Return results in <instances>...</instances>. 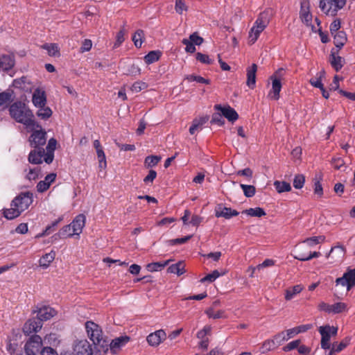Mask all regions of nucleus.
<instances>
[{
  "mask_svg": "<svg viewBox=\"0 0 355 355\" xmlns=\"http://www.w3.org/2000/svg\"><path fill=\"white\" fill-rule=\"evenodd\" d=\"M144 40V32L141 29L137 30L132 36V41L137 48H140Z\"/></svg>",
  "mask_w": 355,
  "mask_h": 355,
  "instance_id": "obj_36",
  "label": "nucleus"
},
{
  "mask_svg": "<svg viewBox=\"0 0 355 355\" xmlns=\"http://www.w3.org/2000/svg\"><path fill=\"white\" fill-rule=\"evenodd\" d=\"M55 252L54 251H51L49 253L43 255L39 260L40 266L43 268H47L51 263L55 259Z\"/></svg>",
  "mask_w": 355,
  "mask_h": 355,
  "instance_id": "obj_25",
  "label": "nucleus"
},
{
  "mask_svg": "<svg viewBox=\"0 0 355 355\" xmlns=\"http://www.w3.org/2000/svg\"><path fill=\"white\" fill-rule=\"evenodd\" d=\"M73 235H76V234L73 232L71 224L64 226L59 230L58 233L55 234V236H58L60 239L71 237Z\"/></svg>",
  "mask_w": 355,
  "mask_h": 355,
  "instance_id": "obj_31",
  "label": "nucleus"
},
{
  "mask_svg": "<svg viewBox=\"0 0 355 355\" xmlns=\"http://www.w3.org/2000/svg\"><path fill=\"white\" fill-rule=\"evenodd\" d=\"M33 194L31 191L21 192L10 203V208L3 209V216L13 220L21 215L33 203Z\"/></svg>",
  "mask_w": 355,
  "mask_h": 355,
  "instance_id": "obj_1",
  "label": "nucleus"
},
{
  "mask_svg": "<svg viewBox=\"0 0 355 355\" xmlns=\"http://www.w3.org/2000/svg\"><path fill=\"white\" fill-rule=\"evenodd\" d=\"M214 109L220 111L229 121L234 122L239 119V114L236 110L230 105L223 107L221 105L217 104L215 105Z\"/></svg>",
  "mask_w": 355,
  "mask_h": 355,
  "instance_id": "obj_10",
  "label": "nucleus"
},
{
  "mask_svg": "<svg viewBox=\"0 0 355 355\" xmlns=\"http://www.w3.org/2000/svg\"><path fill=\"white\" fill-rule=\"evenodd\" d=\"M325 237L324 236H313L306 239L303 243L306 244L308 246L312 247L318 243L324 242Z\"/></svg>",
  "mask_w": 355,
  "mask_h": 355,
  "instance_id": "obj_40",
  "label": "nucleus"
},
{
  "mask_svg": "<svg viewBox=\"0 0 355 355\" xmlns=\"http://www.w3.org/2000/svg\"><path fill=\"white\" fill-rule=\"evenodd\" d=\"M305 182V177L302 174H297L295 176L293 180V187L295 189H302Z\"/></svg>",
  "mask_w": 355,
  "mask_h": 355,
  "instance_id": "obj_48",
  "label": "nucleus"
},
{
  "mask_svg": "<svg viewBox=\"0 0 355 355\" xmlns=\"http://www.w3.org/2000/svg\"><path fill=\"white\" fill-rule=\"evenodd\" d=\"M190 42H193V44L200 46L201 45L204 40L202 37L199 36L196 32L192 33L189 36V39H188Z\"/></svg>",
  "mask_w": 355,
  "mask_h": 355,
  "instance_id": "obj_58",
  "label": "nucleus"
},
{
  "mask_svg": "<svg viewBox=\"0 0 355 355\" xmlns=\"http://www.w3.org/2000/svg\"><path fill=\"white\" fill-rule=\"evenodd\" d=\"M350 338L348 337L345 338L340 343H334L332 346L334 347V351L340 352L343 350L349 344Z\"/></svg>",
  "mask_w": 355,
  "mask_h": 355,
  "instance_id": "obj_43",
  "label": "nucleus"
},
{
  "mask_svg": "<svg viewBox=\"0 0 355 355\" xmlns=\"http://www.w3.org/2000/svg\"><path fill=\"white\" fill-rule=\"evenodd\" d=\"M257 66L256 64H252V66L247 69V85L253 89L256 84V72Z\"/></svg>",
  "mask_w": 355,
  "mask_h": 355,
  "instance_id": "obj_21",
  "label": "nucleus"
},
{
  "mask_svg": "<svg viewBox=\"0 0 355 355\" xmlns=\"http://www.w3.org/2000/svg\"><path fill=\"white\" fill-rule=\"evenodd\" d=\"M347 311V305L344 302H336L331 304V313L337 314Z\"/></svg>",
  "mask_w": 355,
  "mask_h": 355,
  "instance_id": "obj_38",
  "label": "nucleus"
},
{
  "mask_svg": "<svg viewBox=\"0 0 355 355\" xmlns=\"http://www.w3.org/2000/svg\"><path fill=\"white\" fill-rule=\"evenodd\" d=\"M32 101L37 107L44 106L46 103L45 92L39 89H35L33 94Z\"/></svg>",
  "mask_w": 355,
  "mask_h": 355,
  "instance_id": "obj_20",
  "label": "nucleus"
},
{
  "mask_svg": "<svg viewBox=\"0 0 355 355\" xmlns=\"http://www.w3.org/2000/svg\"><path fill=\"white\" fill-rule=\"evenodd\" d=\"M322 180V178L319 176L318 178L315 177L313 179L314 182V193L315 194L318 195V197H322L323 195V189L322 187V184L320 183V181Z\"/></svg>",
  "mask_w": 355,
  "mask_h": 355,
  "instance_id": "obj_44",
  "label": "nucleus"
},
{
  "mask_svg": "<svg viewBox=\"0 0 355 355\" xmlns=\"http://www.w3.org/2000/svg\"><path fill=\"white\" fill-rule=\"evenodd\" d=\"M345 252V248L343 245H338L331 248L327 257H331L334 259L333 262H339L343 259Z\"/></svg>",
  "mask_w": 355,
  "mask_h": 355,
  "instance_id": "obj_16",
  "label": "nucleus"
},
{
  "mask_svg": "<svg viewBox=\"0 0 355 355\" xmlns=\"http://www.w3.org/2000/svg\"><path fill=\"white\" fill-rule=\"evenodd\" d=\"M303 290V286L300 284L294 286L291 288H288L286 291L285 299L286 300H291L294 296L300 293Z\"/></svg>",
  "mask_w": 355,
  "mask_h": 355,
  "instance_id": "obj_33",
  "label": "nucleus"
},
{
  "mask_svg": "<svg viewBox=\"0 0 355 355\" xmlns=\"http://www.w3.org/2000/svg\"><path fill=\"white\" fill-rule=\"evenodd\" d=\"M300 343H301V340L299 339L293 340V341L290 342L289 343H288L284 347H283L282 349L284 352L291 351L293 349L297 348Z\"/></svg>",
  "mask_w": 355,
  "mask_h": 355,
  "instance_id": "obj_59",
  "label": "nucleus"
},
{
  "mask_svg": "<svg viewBox=\"0 0 355 355\" xmlns=\"http://www.w3.org/2000/svg\"><path fill=\"white\" fill-rule=\"evenodd\" d=\"M274 187H275L277 191L279 193L285 191H290L291 190V186L290 183L284 181H275Z\"/></svg>",
  "mask_w": 355,
  "mask_h": 355,
  "instance_id": "obj_35",
  "label": "nucleus"
},
{
  "mask_svg": "<svg viewBox=\"0 0 355 355\" xmlns=\"http://www.w3.org/2000/svg\"><path fill=\"white\" fill-rule=\"evenodd\" d=\"M125 27L123 26L116 35V41L114 44L115 47L120 46L122 44V42L125 40Z\"/></svg>",
  "mask_w": 355,
  "mask_h": 355,
  "instance_id": "obj_62",
  "label": "nucleus"
},
{
  "mask_svg": "<svg viewBox=\"0 0 355 355\" xmlns=\"http://www.w3.org/2000/svg\"><path fill=\"white\" fill-rule=\"evenodd\" d=\"M191 237L192 235H189L182 238L171 239L167 241V243L170 245L182 244L187 242Z\"/></svg>",
  "mask_w": 355,
  "mask_h": 355,
  "instance_id": "obj_56",
  "label": "nucleus"
},
{
  "mask_svg": "<svg viewBox=\"0 0 355 355\" xmlns=\"http://www.w3.org/2000/svg\"><path fill=\"white\" fill-rule=\"evenodd\" d=\"M242 213L254 217H261L266 216V214L264 209L261 207L250 208L248 209H245L242 211Z\"/></svg>",
  "mask_w": 355,
  "mask_h": 355,
  "instance_id": "obj_34",
  "label": "nucleus"
},
{
  "mask_svg": "<svg viewBox=\"0 0 355 355\" xmlns=\"http://www.w3.org/2000/svg\"><path fill=\"white\" fill-rule=\"evenodd\" d=\"M162 55L159 51H151L144 56V61L147 64H152L160 58Z\"/></svg>",
  "mask_w": 355,
  "mask_h": 355,
  "instance_id": "obj_32",
  "label": "nucleus"
},
{
  "mask_svg": "<svg viewBox=\"0 0 355 355\" xmlns=\"http://www.w3.org/2000/svg\"><path fill=\"white\" fill-rule=\"evenodd\" d=\"M41 355H58V352L51 347H45L40 352Z\"/></svg>",
  "mask_w": 355,
  "mask_h": 355,
  "instance_id": "obj_64",
  "label": "nucleus"
},
{
  "mask_svg": "<svg viewBox=\"0 0 355 355\" xmlns=\"http://www.w3.org/2000/svg\"><path fill=\"white\" fill-rule=\"evenodd\" d=\"M345 161L341 157H335L331 159V164L335 169H340L345 166Z\"/></svg>",
  "mask_w": 355,
  "mask_h": 355,
  "instance_id": "obj_63",
  "label": "nucleus"
},
{
  "mask_svg": "<svg viewBox=\"0 0 355 355\" xmlns=\"http://www.w3.org/2000/svg\"><path fill=\"white\" fill-rule=\"evenodd\" d=\"M205 313L209 318L219 319L225 317L224 311L218 310L215 311L213 308L208 309Z\"/></svg>",
  "mask_w": 355,
  "mask_h": 355,
  "instance_id": "obj_42",
  "label": "nucleus"
},
{
  "mask_svg": "<svg viewBox=\"0 0 355 355\" xmlns=\"http://www.w3.org/2000/svg\"><path fill=\"white\" fill-rule=\"evenodd\" d=\"M97 157L99 162V167L101 168H105L107 166L106 158L104 151L102 149L96 150Z\"/></svg>",
  "mask_w": 355,
  "mask_h": 355,
  "instance_id": "obj_51",
  "label": "nucleus"
},
{
  "mask_svg": "<svg viewBox=\"0 0 355 355\" xmlns=\"http://www.w3.org/2000/svg\"><path fill=\"white\" fill-rule=\"evenodd\" d=\"M239 212L230 207H223L222 204H219L215 209V216L217 218L223 217L225 219H230L233 216H236Z\"/></svg>",
  "mask_w": 355,
  "mask_h": 355,
  "instance_id": "obj_13",
  "label": "nucleus"
},
{
  "mask_svg": "<svg viewBox=\"0 0 355 355\" xmlns=\"http://www.w3.org/2000/svg\"><path fill=\"white\" fill-rule=\"evenodd\" d=\"M186 79L190 82L196 81L197 83H203V84H206V85L210 84L209 79H206L202 76H196V75H193V74L187 76Z\"/></svg>",
  "mask_w": 355,
  "mask_h": 355,
  "instance_id": "obj_49",
  "label": "nucleus"
},
{
  "mask_svg": "<svg viewBox=\"0 0 355 355\" xmlns=\"http://www.w3.org/2000/svg\"><path fill=\"white\" fill-rule=\"evenodd\" d=\"M167 272L168 273L176 274L178 276H180L185 272L184 264L182 261H179L175 264H172L167 268Z\"/></svg>",
  "mask_w": 355,
  "mask_h": 355,
  "instance_id": "obj_29",
  "label": "nucleus"
},
{
  "mask_svg": "<svg viewBox=\"0 0 355 355\" xmlns=\"http://www.w3.org/2000/svg\"><path fill=\"white\" fill-rule=\"evenodd\" d=\"M321 335V347L323 349H329L331 348V336H336L338 332V327L330 326L329 324L320 327L318 329Z\"/></svg>",
  "mask_w": 355,
  "mask_h": 355,
  "instance_id": "obj_6",
  "label": "nucleus"
},
{
  "mask_svg": "<svg viewBox=\"0 0 355 355\" xmlns=\"http://www.w3.org/2000/svg\"><path fill=\"white\" fill-rule=\"evenodd\" d=\"M14 99V92L11 89H7L0 93V106H3L12 102Z\"/></svg>",
  "mask_w": 355,
  "mask_h": 355,
  "instance_id": "obj_27",
  "label": "nucleus"
},
{
  "mask_svg": "<svg viewBox=\"0 0 355 355\" xmlns=\"http://www.w3.org/2000/svg\"><path fill=\"white\" fill-rule=\"evenodd\" d=\"M32 134L29 137L28 142L31 148H44L43 146L46 142V132L40 125L35 123Z\"/></svg>",
  "mask_w": 355,
  "mask_h": 355,
  "instance_id": "obj_5",
  "label": "nucleus"
},
{
  "mask_svg": "<svg viewBox=\"0 0 355 355\" xmlns=\"http://www.w3.org/2000/svg\"><path fill=\"white\" fill-rule=\"evenodd\" d=\"M38 108L37 115L42 119H47L52 115V110L50 107L44 105Z\"/></svg>",
  "mask_w": 355,
  "mask_h": 355,
  "instance_id": "obj_41",
  "label": "nucleus"
},
{
  "mask_svg": "<svg viewBox=\"0 0 355 355\" xmlns=\"http://www.w3.org/2000/svg\"><path fill=\"white\" fill-rule=\"evenodd\" d=\"M42 347V340L40 336L33 335L29 338L24 345V354L16 355H36Z\"/></svg>",
  "mask_w": 355,
  "mask_h": 355,
  "instance_id": "obj_7",
  "label": "nucleus"
},
{
  "mask_svg": "<svg viewBox=\"0 0 355 355\" xmlns=\"http://www.w3.org/2000/svg\"><path fill=\"white\" fill-rule=\"evenodd\" d=\"M42 327V322L37 318L29 319L24 324L23 331L29 335L33 332L39 331Z\"/></svg>",
  "mask_w": 355,
  "mask_h": 355,
  "instance_id": "obj_11",
  "label": "nucleus"
},
{
  "mask_svg": "<svg viewBox=\"0 0 355 355\" xmlns=\"http://www.w3.org/2000/svg\"><path fill=\"white\" fill-rule=\"evenodd\" d=\"M70 224L76 235H80L85 225V216L83 214H79Z\"/></svg>",
  "mask_w": 355,
  "mask_h": 355,
  "instance_id": "obj_19",
  "label": "nucleus"
},
{
  "mask_svg": "<svg viewBox=\"0 0 355 355\" xmlns=\"http://www.w3.org/2000/svg\"><path fill=\"white\" fill-rule=\"evenodd\" d=\"M321 253L320 252H310L308 254L304 252H297V254L294 256V258L302 261H306L311 260L313 258L319 257Z\"/></svg>",
  "mask_w": 355,
  "mask_h": 355,
  "instance_id": "obj_28",
  "label": "nucleus"
},
{
  "mask_svg": "<svg viewBox=\"0 0 355 355\" xmlns=\"http://www.w3.org/2000/svg\"><path fill=\"white\" fill-rule=\"evenodd\" d=\"M220 274L219 273V272L217 270H215L212 271L211 273L208 274L205 277L202 278L200 279V282L204 283V282H208L211 283V282H214L218 277H220Z\"/></svg>",
  "mask_w": 355,
  "mask_h": 355,
  "instance_id": "obj_50",
  "label": "nucleus"
},
{
  "mask_svg": "<svg viewBox=\"0 0 355 355\" xmlns=\"http://www.w3.org/2000/svg\"><path fill=\"white\" fill-rule=\"evenodd\" d=\"M223 116V115L221 112L214 113L211 117V123L217 124L220 126L224 125L225 121Z\"/></svg>",
  "mask_w": 355,
  "mask_h": 355,
  "instance_id": "obj_53",
  "label": "nucleus"
},
{
  "mask_svg": "<svg viewBox=\"0 0 355 355\" xmlns=\"http://www.w3.org/2000/svg\"><path fill=\"white\" fill-rule=\"evenodd\" d=\"M272 340L277 347L281 345L284 341H286L285 331H281L273 336Z\"/></svg>",
  "mask_w": 355,
  "mask_h": 355,
  "instance_id": "obj_52",
  "label": "nucleus"
},
{
  "mask_svg": "<svg viewBox=\"0 0 355 355\" xmlns=\"http://www.w3.org/2000/svg\"><path fill=\"white\" fill-rule=\"evenodd\" d=\"M10 116L18 123H22L28 128H33L35 125L34 115L32 111L26 107L25 104L17 101L12 104L9 108Z\"/></svg>",
  "mask_w": 355,
  "mask_h": 355,
  "instance_id": "obj_2",
  "label": "nucleus"
},
{
  "mask_svg": "<svg viewBox=\"0 0 355 355\" xmlns=\"http://www.w3.org/2000/svg\"><path fill=\"white\" fill-rule=\"evenodd\" d=\"M324 71H322L317 73L316 77L310 79V84L316 88H322L324 86L322 83V78L324 76Z\"/></svg>",
  "mask_w": 355,
  "mask_h": 355,
  "instance_id": "obj_37",
  "label": "nucleus"
},
{
  "mask_svg": "<svg viewBox=\"0 0 355 355\" xmlns=\"http://www.w3.org/2000/svg\"><path fill=\"white\" fill-rule=\"evenodd\" d=\"M196 59L198 61L207 64H211L214 62V60L210 59L207 55L200 52L196 54Z\"/></svg>",
  "mask_w": 355,
  "mask_h": 355,
  "instance_id": "obj_54",
  "label": "nucleus"
},
{
  "mask_svg": "<svg viewBox=\"0 0 355 355\" xmlns=\"http://www.w3.org/2000/svg\"><path fill=\"white\" fill-rule=\"evenodd\" d=\"M274 341L275 340H272V339H268V340H265L263 343L262 346L261 347V353L268 352L275 349V347H277L275 345Z\"/></svg>",
  "mask_w": 355,
  "mask_h": 355,
  "instance_id": "obj_46",
  "label": "nucleus"
},
{
  "mask_svg": "<svg viewBox=\"0 0 355 355\" xmlns=\"http://www.w3.org/2000/svg\"><path fill=\"white\" fill-rule=\"evenodd\" d=\"M161 160V157L157 155H150L145 158L144 164L146 168H152L156 166Z\"/></svg>",
  "mask_w": 355,
  "mask_h": 355,
  "instance_id": "obj_39",
  "label": "nucleus"
},
{
  "mask_svg": "<svg viewBox=\"0 0 355 355\" xmlns=\"http://www.w3.org/2000/svg\"><path fill=\"white\" fill-rule=\"evenodd\" d=\"M336 285L346 286L349 291L352 288L355 287V268L352 269L347 268V271L343 274V277L336 279Z\"/></svg>",
  "mask_w": 355,
  "mask_h": 355,
  "instance_id": "obj_9",
  "label": "nucleus"
},
{
  "mask_svg": "<svg viewBox=\"0 0 355 355\" xmlns=\"http://www.w3.org/2000/svg\"><path fill=\"white\" fill-rule=\"evenodd\" d=\"M166 338L165 331L162 329L157 330L154 333L150 334L147 336V342L148 344L153 347L158 346L162 340H164Z\"/></svg>",
  "mask_w": 355,
  "mask_h": 355,
  "instance_id": "obj_14",
  "label": "nucleus"
},
{
  "mask_svg": "<svg viewBox=\"0 0 355 355\" xmlns=\"http://www.w3.org/2000/svg\"><path fill=\"white\" fill-rule=\"evenodd\" d=\"M329 62L332 67H334L336 71L340 70L343 66V58L339 55L336 56L334 50H331V51Z\"/></svg>",
  "mask_w": 355,
  "mask_h": 355,
  "instance_id": "obj_23",
  "label": "nucleus"
},
{
  "mask_svg": "<svg viewBox=\"0 0 355 355\" xmlns=\"http://www.w3.org/2000/svg\"><path fill=\"white\" fill-rule=\"evenodd\" d=\"M332 6L333 4L331 0H320V8L321 10L327 15L330 13Z\"/></svg>",
  "mask_w": 355,
  "mask_h": 355,
  "instance_id": "obj_47",
  "label": "nucleus"
},
{
  "mask_svg": "<svg viewBox=\"0 0 355 355\" xmlns=\"http://www.w3.org/2000/svg\"><path fill=\"white\" fill-rule=\"evenodd\" d=\"M270 15L269 10H265L259 15L254 26L249 32V42L250 44H254L257 40L260 33L267 27L270 20Z\"/></svg>",
  "mask_w": 355,
  "mask_h": 355,
  "instance_id": "obj_4",
  "label": "nucleus"
},
{
  "mask_svg": "<svg viewBox=\"0 0 355 355\" xmlns=\"http://www.w3.org/2000/svg\"><path fill=\"white\" fill-rule=\"evenodd\" d=\"M272 80V89L269 93V96L272 99L278 100L279 98V92L282 89V83L279 80L270 79Z\"/></svg>",
  "mask_w": 355,
  "mask_h": 355,
  "instance_id": "obj_22",
  "label": "nucleus"
},
{
  "mask_svg": "<svg viewBox=\"0 0 355 355\" xmlns=\"http://www.w3.org/2000/svg\"><path fill=\"white\" fill-rule=\"evenodd\" d=\"M34 312H37V317L43 322V321H46L53 318L55 314L56 311L53 308L49 306H42L39 308L37 311H34Z\"/></svg>",
  "mask_w": 355,
  "mask_h": 355,
  "instance_id": "obj_15",
  "label": "nucleus"
},
{
  "mask_svg": "<svg viewBox=\"0 0 355 355\" xmlns=\"http://www.w3.org/2000/svg\"><path fill=\"white\" fill-rule=\"evenodd\" d=\"M85 329L88 337L93 342L94 347L99 352L104 354L107 352V339L103 336L100 326L92 321H87L85 323Z\"/></svg>",
  "mask_w": 355,
  "mask_h": 355,
  "instance_id": "obj_3",
  "label": "nucleus"
},
{
  "mask_svg": "<svg viewBox=\"0 0 355 355\" xmlns=\"http://www.w3.org/2000/svg\"><path fill=\"white\" fill-rule=\"evenodd\" d=\"M44 156V148H34L29 153L28 160L33 164H40L42 162Z\"/></svg>",
  "mask_w": 355,
  "mask_h": 355,
  "instance_id": "obj_18",
  "label": "nucleus"
},
{
  "mask_svg": "<svg viewBox=\"0 0 355 355\" xmlns=\"http://www.w3.org/2000/svg\"><path fill=\"white\" fill-rule=\"evenodd\" d=\"M41 48L46 50L49 56L60 57V48L55 43H46Z\"/></svg>",
  "mask_w": 355,
  "mask_h": 355,
  "instance_id": "obj_24",
  "label": "nucleus"
},
{
  "mask_svg": "<svg viewBox=\"0 0 355 355\" xmlns=\"http://www.w3.org/2000/svg\"><path fill=\"white\" fill-rule=\"evenodd\" d=\"M75 355H101L102 352L93 351L91 344L87 340H80L73 345Z\"/></svg>",
  "mask_w": 355,
  "mask_h": 355,
  "instance_id": "obj_8",
  "label": "nucleus"
},
{
  "mask_svg": "<svg viewBox=\"0 0 355 355\" xmlns=\"http://www.w3.org/2000/svg\"><path fill=\"white\" fill-rule=\"evenodd\" d=\"M300 17H301L302 21H304L306 23H308L310 21H311V19H312V16L309 13V11H306L304 9V4H303V3H302V4H301Z\"/></svg>",
  "mask_w": 355,
  "mask_h": 355,
  "instance_id": "obj_61",
  "label": "nucleus"
},
{
  "mask_svg": "<svg viewBox=\"0 0 355 355\" xmlns=\"http://www.w3.org/2000/svg\"><path fill=\"white\" fill-rule=\"evenodd\" d=\"M175 10L178 14L182 15L183 11L187 10V6L183 0H175Z\"/></svg>",
  "mask_w": 355,
  "mask_h": 355,
  "instance_id": "obj_57",
  "label": "nucleus"
},
{
  "mask_svg": "<svg viewBox=\"0 0 355 355\" xmlns=\"http://www.w3.org/2000/svg\"><path fill=\"white\" fill-rule=\"evenodd\" d=\"M130 340L128 336H121L112 340L110 343L107 340V351L110 349L112 354L118 353L122 346L127 343Z\"/></svg>",
  "mask_w": 355,
  "mask_h": 355,
  "instance_id": "obj_12",
  "label": "nucleus"
},
{
  "mask_svg": "<svg viewBox=\"0 0 355 355\" xmlns=\"http://www.w3.org/2000/svg\"><path fill=\"white\" fill-rule=\"evenodd\" d=\"M171 259L166 260L163 262H153L146 265V269L150 272H155L162 270L165 266H168Z\"/></svg>",
  "mask_w": 355,
  "mask_h": 355,
  "instance_id": "obj_26",
  "label": "nucleus"
},
{
  "mask_svg": "<svg viewBox=\"0 0 355 355\" xmlns=\"http://www.w3.org/2000/svg\"><path fill=\"white\" fill-rule=\"evenodd\" d=\"M15 64L14 55H2L0 56V71H8Z\"/></svg>",
  "mask_w": 355,
  "mask_h": 355,
  "instance_id": "obj_17",
  "label": "nucleus"
},
{
  "mask_svg": "<svg viewBox=\"0 0 355 355\" xmlns=\"http://www.w3.org/2000/svg\"><path fill=\"white\" fill-rule=\"evenodd\" d=\"M347 41L346 34L343 31L337 32L334 37V43L336 47L341 49Z\"/></svg>",
  "mask_w": 355,
  "mask_h": 355,
  "instance_id": "obj_30",
  "label": "nucleus"
},
{
  "mask_svg": "<svg viewBox=\"0 0 355 355\" xmlns=\"http://www.w3.org/2000/svg\"><path fill=\"white\" fill-rule=\"evenodd\" d=\"M240 187L243 189L244 195L247 198H251L254 196L256 189L254 186L241 184Z\"/></svg>",
  "mask_w": 355,
  "mask_h": 355,
  "instance_id": "obj_45",
  "label": "nucleus"
},
{
  "mask_svg": "<svg viewBox=\"0 0 355 355\" xmlns=\"http://www.w3.org/2000/svg\"><path fill=\"white\" fill-rule=\"evenodd\" d=\"M182 43L186 46V52L193 53L196 51V49L195 47V44H193V42H190L188 39H183L182 40Z\"/></svg>",
  "mask_w": 355,
  "mask_h": 355,
  "instance_id": "obj_60",
  "label": "nucleus"
},
{
  "mask_svg": "<svg viewBox=\"0 0 355 355\" xmlns=\"http://www.w3.org/2000/svg\"><path fill=\"white\" fill-rule=\"evenodd\" d=\"M40 168H30L28 174L26 176V178L28 180H35L39 178V174L40 172Z\"/></svg>",
  "mask_w": 355,
  "mask_h": 355,
  "instance_id": "obj_55",
  "label": "nucleus"
}]
</instances>
